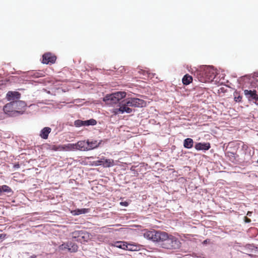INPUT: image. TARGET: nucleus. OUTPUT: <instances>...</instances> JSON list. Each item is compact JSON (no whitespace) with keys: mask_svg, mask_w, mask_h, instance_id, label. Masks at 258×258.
Returning <instances> with one entry per match:
<instances>
[{"mask_svg":"<svg viewBox=\"0 0 258 258\" xmlns=\"http://www.w3.org/2000/svg\"><path fill=\"white\" fill-rule=\"evenodd\" d=\"M199 79L202 82L213 81L216 76V71L212 66H204L198 71Z\"/></svg>","mask_w":258,"mask_h":258,"instance_id":"f257e3e1","label":"nucleus"},{"mask_svg":"<svg viewBox=\"0 0 258 258\" xmlns=\"http://www.w3.org/2000/svg\"><path fill=\"white\" fill-rule=\"evenodd\" d=\"M168 235V234L165 232L157 231L155 230L148 231L144 233L145 238L158 243V244L162 247L166 238H167Z\"/></svg>","mask_w":258,"mask_h":258,"instance_id":"f03ea898","label":"nucleus"},{"mask_svg":"<svg viewBox=\"0 0 258 258\" xmlns=\"http://www.w3.org/2000/svg\"><path fill=\"white\" fill-rule=\"evenodd\" d=\"M125 92H116L111 94H107L103 98V101L107 104L112 105L117 104L119 101L125 97Z\"/></svg>","mask_w":258,"mask_h":258,"instance_id":"7ed1b4c3","label":"nucleus"},{"mask_svg":"<svg viewBox=\"0 0 258 258\" xmlns=\"http://www.w3.org/2000/svg\"><path fill=\"white\" fill-rule=\"evenodd\" d=\"M181 243L175 237L168 235L164 242L163 243L162 247L166 249H178L180 247Z\"/></svg>","mask_w":258,"mask_h":258,"instance_id":"20e7f679","label":"nucleus"},{"mask_svg":"<svg viewBox=\"0 0 258 258\" xmlns=\"http://www.w3.org/2000/svg\"><path fill=\"white\" fill-rule=\"evenodd\" d=\"M123 100L125 102L126 105L129 107H143L146 105L144 100L138 98H129Z\"/></svg>","mask_w":258,"mask_h":258,"instance_id":"39448f33","label":"nucleus"},{"mask_svg":"<svg viewBox=\"0 0 258 258\" xmlns=\"http://www.w3.org/2000/svg\"><path fill=\"white\" fill-rule=\"evenodd\" d=\"M3 110L6 114L10 116H15L18 114H22L23 113V111H22L15 110L12 102L6 104L4 106Z\"/></svg>","mask_w":258,"mask_h":258,"instance_id":"423d86ee","label":"nucleus"},{"mask_svg":"<svg viewBox=\"0 0 258 258\" xmlns=\"http://www.w3.org/2000/svg\"><path fill=\"white\" fill-rule=\"evenodd\" d=\"M112 246L129 251L136 250V246L128 244L125 241H115L112 244Z\"/></svg>","mask_w":258,"mask_h":258,"instance_id":"0eeeda50","label":"nucleus"},{"mask_svg":"<svg viewBox=\"0 0 258 258\" xmlns=\"http://www.w3.org/2000/svg\"><path fill=\"white\" fill-rule=\"evenodd\" d=\"M244 94L245 97L249 102H252L256 104H258V94L255 90H244Z\"/></svg>","mask_w":258,"mask_h":258,"instance_id":"6e6552de","label":"nucleus"},{"mask_svg":"<svg viewBox=\"0 0 258 258\" xmlns=\"http://www.w3.org/2000/svg\"><path fill=\"white\" fill-rule=\"evenodd\" d=\"M21 94L17 91H9L6 95L7 100L10 102H13L20 99Z\"/></svg>","mask_w":258,"mask_h":258,"instance_id":"1a4fd4ad","label":"nucleus"},{"mask_svg":"<svg viewBox=\"0 0 258 258\" xmlns=\"http://www.w3.org/2000/svg\"><path fill=\"white\" fill-rule=\"evenodd\" d=\"M103 142V140H88V151L96 149L99 147L102 143Z\"/></svg>","mask_w":258,"mask_h":258,"instance_id":"9d476101","label":"nucleus"},{"mask_svg":"<svg viewBox=\"0 0 258 258\" xmlns=\"http://www.w3.org/2000/svg\"><path fill=\"white\" fill-rule=\"evenodd\" d=\"M56 60V57L52 55L50 53H46L43 55L42 63L48 64L49 63H53Z\"/></svg>","mask_w":258,"mask_h":258,"instance_id":"9b49d317","label":"nucleus"},{"mask_svg":"<svg viewBox=\"0 0 258 258\" xmlns=\"http://www.w3.org/2000/svg\"><path fill=\"white\" fill-rule=\"evenodd\" d=\"M119 106H120L121 110H119V111H121V114H123L124 113L129 114L135 111L134 109H133L129 107L128 106L126 105L125 102L124 101V100L119 103Z\"/></svg>","mask_w":258,"mask_h":258,"instance_id":"f8f14e48","label":"nucleus"},{"mask_svg":"<svg viewBox=\"0 0 258 258\" xmlns=\"http://www.w3.org/2000/svg\"><path fill=\"white\" fill-rule=\"evenodd\" d=\"M211 147L209 143H197L195 145V148L197 150H208Z\"/></svg>","mask_w":258,"mask_h":258,"instance_id":"ddd939ff","label":"nucleus"},{"mask_svg":"<svg viewBox=\"0 0 258 258\" xmlns=\"http://www.w3.org/2000/svg\"><path fill=\"white\" fill-rule=\"evenodd\" d=\"M12 103H13V106L15 110L22 109L26 106L25 102L19 100V99L16 101H13L12 102Z\"/></svg>","mask_w":258,"mask_h":258,"instance_id":"4468645a","label":"nucleus"},{"mask_svg":"<svg viewBox=\"0 0 258 258\" xmlns=\"http://www.w3.org/2000/svg\"><path fill=\"white\" fill-rule=\"evenodd\" d=\"M77 149L80 151H88L87 141H80L77 143Z\"/></svg>","mask_w":258,"mask_h":258,"instance_id":"2eb2a0df","label":"nucleus"},{"mask_svg":"<svg viewBox=\"0 0 258 258\" xmlns=\"http://www.w3.org/2000/svg\"><path fill=\"white\" fill-rule=\"evenodd\" d=\"M51 129L49 127H45L41 130L40 136L43 139H47L49 134L51 132Z\"/></svg>","mask_w":258,"mask_h":258,"instance_id":"dca6fc26","label":"nucleus"},{"mask_svg":"<svg viewBox=\"0 0 258 258\" xmlns=\"http://www.w3.org/2000/svg\"><path fill=\"white\" fill-rule=\"evenodd\" d=\"M89 211V209H77L76 210H72L71 213L73 216H77L83 214L88 213Z\"/></svg>","mask_w":258,"mask_h":258,"instance_id":"f3484780","label":"nucleus"},{"mask_svg":"<svg viewBox=\"0 0 258 258\" xmlns=\"http://www.w3.org/2000/svg\"><path fill=\"white\" fill-rule=\"evenodd\" d=\"M194 142L191 138H186L183 141V147L186 149H191L194 146Z\"/></svg>","mask_w":258,"mask_h":258,"instance_id":"a211bd4d","label":"nucleus"},{"mask_svg":"<svg viewBox=\"0 0 258 258\" xmlns=\"http://www.w3.org/2000/svg\"><path fill=\"white\" fill-rule=\"evenodd\" d=\"M68 245L69 247V251L71 252H75L78 250V245L72 241H68Z\"/></svg>","mask_w":258,"mask_h":258,"instance_id":"6ab92c4d","label":"nucleus"},{"mask_svg":"<svg viewBox=\"0 0 258 258\" xmlns=\"http://www.w3.org/2000/svg\"><path fill=\"white\" fill-rule=\"evenodd\" d=\"M83 126H88L90 125H95L97 124V121L91 118L89 120H83Z\"/></svg>","mask_w":258,"mask_h":258,"instance_id":"aec40b11","label":"nucleus"},{"mask_svg":"<svg viewBox=\"0 0 258 258\" xmlns=\"http://www.w3.org/2000/svg\"><path fill=\"white\" fill-rule=\"evenodd\" d=\"M192 80V77L188 75V74H186L184 75L182 78V83L184 85H187L191 82Z\"/></svg>","mask_w":258,"mask_h":258,"instance_id":"412c9836","label":"nucleus"},{"mask_svg":"<svg viewBox=\"0 0 258 258\" xmlns=\"http://www.w3.org/2000/svg\"><path fill=\"white\" fill-rule=\"evenodd\" d=\"M88 238V234L83 231V234H80L79 237L77 239V241L80 243L87 241Z\"/></svg>","mask_w":258,"mask_h":258,"instance_id":"4be33fe9","label":"nucleus"},{"mask_svg":"<svg viewBox=\"0 0 258 258\" xmlns=\"http://www.w3.org/2000/svg\"><path fill=\"white\" fill-rule=\"evenodd\" d=\"M88 238V234L83 231V234H80L79 237L77 239V241L80 243L87 241Z\"/></svg>","mask_w":258,"mask_h":258,"instance_id":"5701e85b","label":"nucleus"},{"mask_svg":"<svg viewBox=\"0 0 258 258\" xmlns=\"http://www.w3.org/2000/svg\"><path fill=\"white\" fill-rule=\"evenodd\" d=\"M103 163H101L102 166L104 167H109L112 166L113 164V160L112 159H107L103 158Z\"/></svg>","mask_w":258,"mask_h":258,"instance_id":"b1692460","label":"nucleus"},{"mask_svg":"<svg viewBox=\"0 0 258 258\" xmlns=\"http://www.w3.org/2000/svg\"><path fill=\"white\" fill-rule=\"evenodd\" d=\"M83 234V231H75L71 233V236L74 241H77V239L79 237L80 234Z\"/></svg>","mask_w":258,"mask_h":258,"instance_id":"393cba45","label":"nucleus"},{"mask_svg":"<svg viewBox=\"0 0 258 258\" xmlns=\"http://www.w3.org/2000/svg\"><path fill=\"white\" fill-rule=\"evenodd\" d=\"M1 187H2L1 188L3 190V193L6 192L7 194H10V193L12 192L11 188L8 185H4L1 186Z\"/></svg>","mask_w":258,"mask_h":258,"instance_id":"a878e982","label":"nucleus"},{"mask_svg":"<svg viewBox=\"0 0 258 258\" xmlns=\"http://www.w3.org/2000/svg\"><path fill=\"white\" fill-rule=\"evenodd\" d=\"M69 246L68 245L67 242V243H64L61 245H59V250L69 251Z\"/></svg>","mask_w":258,"mask_h":258,"instance_id":"bb28decb","label":"nucleus"},{"mask_svg":"<svg viewBox=\"0 0 258 258\" xmlns=\"http://www.w3.org/2000/svg\"><path fill=\"white\" fill-rule=\"evenodd\" d=\"M83 120H80V119L76 120L74 122V125L76 127H80V126H83Z\"/></svg>","mask_w":258,"mask_h":258,"instance_id":"cd10ccee","label":"nucleus"},{"mask_svg":"<svg viewBox=\"0 0 258 258\" xmlns=\"http://www.w3.org/2000/svg\"><path fill=\"white\" fill-rule=\"evenodd\" d=\"M68 147L70 150H78L77 146V143L76 144H69L68 145Z\"/></svg>","mask_w":258,"mask_h":258,"instance_id":"c85d7f7f","label":"nucleus"},{"mask_svg":"<svg viewBox=\"0 0 258 258\" xmlns=\"http://www.w3.org/2000/svg\"><path fill=\"white\" fill-rule=\"evenodd\" d=\"M119 110H121L120 107L117 108L113 109L112 110V113H114V114L115 115H117L119 113L121 114V111H119Z\"/></svg>","mask_w":258,"mask_h":258,"instance_id":"c756f323","label":"nucleus"},{"mask_svg":"<svg viewBox=\"0 0 258 258\" xmlns=\"http://www.w3.org/2000/svg\"><path fill=\"white\" fill-rule=\"evenodd\" d=\"M241 99H242V97L240 95H238V96H237L236 95H235L234 100L236 102H240L241 101Z\"/></svg>","mask_w":258,"mask_h":258,"instance_id":"7c9ffc66","label":"nucleus"},{"mask_svg":"<svg viewBox=\"0 0 258 258\" xmlns=\"http://www.w3.org/2000/svg\"><path fill=\"white\" fill-rule=\"evenodd\" d=\"M103 159H101L100 160H97L96 161V164L97 165H102V164L100 163H103Z\"/></svg>","mask_w":258,"mask_h":258,"instance_id":"2f4dec72","label":"nucleus"},{"mask_svg":"<svg viewBox=\"0 0 258 258\" xmlns=\"http://www.w3.org/2000/svg\"><path fill=\"white\" fill-rule=\"evenodd\" d=\"M120 205L123 206L124 207H127L128 205V203L127 202H121L120 203Z\"/></svg>","mask_w":258,"mask_h":258,"instance_id":"473e14b6","label":"nucleus"},{"mask_svg":"<svg viewBox=\"0 0 258 258\" xmlns=\"http://www.w3.org/2000/svg\"><path fill=\"white\" fill-rule=\"evenodd\" d=\"M50 148H51V150H54V151H56L58 150V147L55 145L52 146Z\"/></svg>","mask_w":258,"mask_h":258,"instance_id":"72a5a7b5","label":"nucleus"},{"mask_svg":"<svg viewBox=\"0 0 258 258\" xmlns=\"http://www.w3.org/2000/svg\"><path fill=\"white\" fill-rule=\"evenodd\" d=\"M6 236V234H0V239L5 238Z\"/></svg>","mask_w":258,"mask_h":258,"instance_id":"f704fd0d","label":"nucleus"},{"mask_svg":"<svg viewBox=\"0 0 258 258\" xmlns=\"http://www.w3.org/2000/svg\"><path fill=\"white\" fill-rule=\"evenodd\" d=\"M251 220L250 219L247 218V217H245V222L246 223H249L250 222Z\"/></svg>","mask_w":258,"mask_h":258,"instance_id":"c9c22d12","label":"nucleus"},{"mask_svg":"<svg viewBox=\"0 0 258 258\" xmlns=\"http://www.w3.org/2000/svg\"><path fill=\"white\" fill-rule=\"evenodd\" d=\"M14 168H18L20 167V166H19V164H15L14 165Z\"/></svg>","mask_w":258,"mask_h":258,"instance_id":"e433bc0d","label":"nucleus"},{"mask_svg":"<svg viewBox=\"0 0 258 258\" xmlns=\"http://www.w3.org/2000/svg\"><path fill=\"white\" fill-rule=\"evenodd\" d=\"M1 188H2L1 186H0V196L2 195L3 193V190Z\"/></svg>","mask_w":258,"mask_h":258,"instance_id":"4c0bfd02","label":"nucleus"},{"mask_svg":"<svg viewBox=\"0 0 258 258\" xmlns=\"http://www.w3.org/2000/svg\"><path fill=\"white\" fill-rule=\"evenodd\" d=\"M28 258H36V256L35 255H32Z\"/></svg>","mask_w":258,"mask_h":258,"instance_id":"58836bf2","label":"nucleus"},{"mask_svg":"<svg viewBox=\"0 0 258 258\" xmlns=\"http://www.w3.org/2000/svg\"><path fill=\"white\" fill-rule=\"evenodd\" d=\"M207 243V240H205L203 242V244H206Z\"/></svg>","mask_w":258,"mask_h":258,"instance_id":"ea45409f","label":"nucleus"},{"mask_svg":"<svg viewBox=\"0 0 258 258\" xmlns=\"http://www.w3.org/2000/svg\"><path fill=\"white\" fill-rule=\"evenodd\" d=\"M251 213H250V212H248L247 214V215L249 216H250L251 215Z\"/></svg>","mask_w":258,"mask_h":258,"instance_id":"a19ab883","label":"nucleus"},{"mask_svg":"<svg viewBox=\"0 0 258 258\" xmlns=\"http://www.w3.org/2000/svg\"><path fill=\"white\" fill-rule=\"evenodd\" d=\"M35 106V105L34 104H31V105H30L29 107H31L32 106Z\"/></svg>","mask_w":258,"mask_h":258,"instance_id":"79ce46f5","label":"nucleus"},{"mask_svg":"<svg viewBox=\"0 0 258 258\" xmlns=\"http://www.w3.org/2000/svg\"><path fill=\"white\" fill-rule=\"evenodd\" d=\"M252 247H254L255 249H257V247H255L254 246H252Z\"/></svg>","mask_w":258,"mask_h":258,"instance_id":"37998d69","label":"nucleus"}]
</instances>
